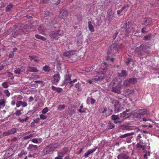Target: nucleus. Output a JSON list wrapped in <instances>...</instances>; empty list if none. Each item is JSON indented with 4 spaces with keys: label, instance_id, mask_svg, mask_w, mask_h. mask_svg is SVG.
Segmentation results:
<instances>
[{
    "label": "nucleus",
    "instance_id": "43",
    "mask_svg": "<svg viewBox=\"0 0 159 159\" xmlns=\"http://www.w3.org/2000/svg\"><path fill=\"white\" fill-rule=\"evenodd\" d=\"M75 87L77 89L78 91H81V89L80 88V83H78L77 84L75 85Z\"/></svg>",
    "mask_w": 159,
    "mask_h": 159
},
{
    "label": "nucleus",
    "instance_id": "5",
    "mask_svg": "<svg viewBox=\"0 0 159 159\" xmlns=\"http://www.w3.org/2000/svg\"><path fill=\"white\" fill-rule=\"evenodd\" d=\"M119 48V45L118 44H113L108 49V54H111L117 52Z\"/></svg>",
    "mask_w": 159,
    "mask_h": 159
},
{
    "label": "nucleus",
    "instance_id": "54",
    "mask_svg": "<svg viewBox=\"0 0 159 159\" xmlns=\"http://www.w3.org/2000/svg\"><path fill=\"white\" fill-rule=\"evenodd\" d=\"M118 34V31H116L115 33L112 36L114 39H115L116 38Z\"/></svg>",
    "mask_w": 159,
    "mask_h": 159
},
{
    "label": "nucleus",
    "instance_id": "48",
    "mask_svg": "<svg viewBox=\"0 0 159 159\" xmlns=\"http://www.w3.org/2000/svg\"><path fill=\"white\" fill-rule=\"evenodd\" d=\"M15 114L17 116H19L21 114V111L18 110H16L15 113Z\"/></svg>",
    "mask_w": 159,
    "mask_h": 159
},
{
    "label": "nucleus",
    "instance_id": "36",
    "mask_svg": "<svg viewBox=\"0 0 159 159\" xmlns=\"http://www.w3.org/2000/svg\"><path fill=\"white\" fill-rule=\"evenodd\" d=\"M35 37L38 39H40L43 41H45L46 40V39L43 37L39 35H35Z\"/></svg>",
    "mask_w": 159,
    "mask_h": 159
},
{
    "label": "nucleus",
    "instance_id": "29",
    "mask_svg": "<svg viewBox=\"0 0 159 159\" xmlns=\"http://www.w3.org/2000/svg\"><path fill=\"white\" fill-rule=\"evenodd\" d=\"M5 100L4 99H0V107L2 106L4 107L5 106Z\"/></svg>",
    "mask_w": 159,
    "mask_h": 159
},
{
    "label": "nucleus",
    "instance_id": "51",
    "mask_svg": "<svg viewBox=\"0 0 159 159\" xmlns=\"http://www.w3.org/2000/svg\"><path fill=\"white\" fill-rule=\"evenodd\" d=\"M28 117L27 116L26 118L24 119H21L20 118H19L18 119V120L21 123H23L24 122V121H27V120H28Z\"/></svg>",
    "mask_w": 159,
    "mask_h": 159
},
{
    "label": "nucleus",
    "instance_id": "37",
    "mask_svg": "<svg viewBox=\"0 0 159 159\" xmlns=\"http://www.w3.org/2000/svg\"><path fill=\"white\" fill-rule=\"evenodd\" d=\"M129 110H126V111H124L123 112V115H125L126 118H128L131 116L130 113H127L126 112H128Z\"/></svg>",
    "mask_w": 159,
    "mask_h": 159
},
{
    "label": "nucleus",
    "instance_id": "64",
    "mask_svg": "<svg viewBox=\"0 0 159 159\" xmlns=\"http://www.w3.org/2000/svg\"><path fill=\"white\" fill-rule=\"evenodd\" d=\"M118 120H114V122L115 124H117V123L120 124L121 123V121H119Z\"/></svg>",
    "mask_w": 159,
    "mask_h": 159
},
{
    "label": "nucleus",
    "instance_id": "21",
    "mask_svg": "<svg viewBox=\"0 0 159 159\" xmlns=\"http://www.w3.org/2000/svg\"><path fill=\"white\" fill-rule=\"evenodd\" d=\"M13 154V152L11 149H10L7 151L5 154V156L6 157H9Z\"/></svg>",
    "mask_w": 159,
    "mask_h": 159
},
{
    "label": "nucleus",
    "instance_id": "27",
    "mask_svg": "<svg viewBox=\"0 0 159 159\" xmlns=\"http://www.w3.org/2000/svg\"><path fill=\"white\" fill-rule=\"evenodd\" d=\"M38 148L37 145H30L29 146V148L31 151L36 150Z\"/></svg>",
    "mask_w": 159,
    "mask_h": 159
},
{
    "label": "nucleus",
    "instance_id": "16",
    "mask_svg": "<svg viewBox=\"0 0 159 159\" xmlns=\"http://www.w3.org/2000/svg\"><path fill=\"white\" fill-rule=\"evenodd\" d=\"M32 27V26L31 25H26L24 26L21 30L23 32H26Z\"/></svg>",
    "mask_w": 159,
    "mask_h": 159
},
{
    "label": "nucleus",
    "instance_id": "6",
    "mask_svg": "<svg viewBox=\"0 0 159 159\" xmlns=\"http://www.w3.org/2000/svg\"><path fill=\"white\" fill-rule=\"evenodd\" d=\"M55 149V148L52 145H50L44 148L43 152L44 155H46L53 151Z\"/></svg>",
    "mask_w": 159,
    "mask_h": 159
},
{
    "label": "nucleus",
    "instance_id": "15",
    "mask_svg": "<svg viewBox=\"0 0 159 159\" xmlns=\"http://www.w3.org/2000/svg\"><path fill=\"white\" fill-rule=\"evenodd\" d=\"M75 53V52L73 51H67L64 53V56L68 57H70L72 55H74Z\"/></svg>",
    "mask_w": 159,
    "mask_h": 159
},
{
    "label": "nucleus",
    "instance_id": "31",
    "mask_svg": "<svg viewBox=\"0 0 159 159\" xmlns=\"http://www.w3.org/2000/svg\"><path fill=\"white\" fill-rule=\"evenodd\" d=\"M137 148H142L143 150H144L145 148V146H143L140 144L139 143H138L136 145Z\"/></svg>",
    "mask_w": 159,
    "mask_h": 159
},
{
    "label": "nucleus",
    "instance_id": "42",
    "mask_svg": "<svg viewBox=\"0 0 159 159\" xmlns=\"http://www.w3.org/2000/svg\"><path fill=\"white\" fill-rule=\"evenodd\" d=\"M134 116H136L138 119H140L141 118V115L139 112V113H134Z\"/></svg>",
    "mask_w": 159,
    "mask_h": 159
},
{
    "label": "nucleus",
    "instance_id": "7",
    "mask_svg": "<svg viewBox=\"0 0 159 159\" xmlns=\"http://www.w3.org/2000/svg\"><path fill=\"white\" fill-rule=\"evenodd\" d=\"M68 15V13L66 10L61 9L60 11L59 16L60 18L64 19L67 17Z\"/></svg>",
    "mask_w": 159,
    "mask_h": 159
},
{
    "label": "nucleus",
    "instance_id": "52",
    "mask_svg": "<svg viewBox=\"0 0 159 159\" xmlns=\"http://www.w3.org/2000/svg\"><path fill=\"white\" fill-rule=\"evenodd\" d=\"M2 135L3 136H6L10 135L8 130L6 132H4L3 133Z\"/></svg>",
    "mask_w": 159,
    "mask_h": 159
},
{
    "label": "nucleus",
    "instance_id": "25",
    "mask_svg": "<svg viewBox=\"0 0 159 159\" xmlns=\"http://www.w3.org/2000/svg\"><path fill=\"white\" fill-rule=\"evenodd\" d=\"M17 129L16 128H12L11 130H8L10 135L16 133L17 131Z\"/></svg>",
    "mask_w": 159,
    "mask_h": 159
},
{
    "label": "nucleus",
    "instance_id": "10",
    "mask_svg": "<svg viewBox=\"0 0 159 159\" xmlns=\"http://www.w3.org/2000/svg\"><path fill=\"white\" fill-rule=\"evenodd\" d=\"M104 77V75L103 74H101V75L99 74L98 75H97L94 77L92 79V81H98L102 80Z\"/></svg>",
    "mask_w": 159,
    "mask_h": 159
},
{
    "label": "nucleus",
    "instance_id": "30",
    "mask_svg": "<svg viewBox=\"0 0 159 159\" xmlns=\"http://www.w3.org/2000/svg\"><path fill=\"white\" fill-rule=\"evenodd\" d=\"M21 69L22 70L24 71L25 70V69L23 67H21V69L20 68H18L15 70L14 72L16 74H20L21 71Z\"/></svg>",
    "mask_w": 159,
    "mask_h": 159
},
{
    "label": "nucleus",
    "instance_id": "1",
    "mask_svg": "<svg viewBox=\"0 0 159 159\" xmlns=\"http://www.w3.org/2000/svg\"><path fill=\"white\" fill-rule=\"evenodd\" d=\"M121 27L124 29L128 34L135 32V25L131 24L128 20L124 21L121 25Z\"/></svg>",
    "mask_w": 159,
    "mask_h": 159
},
{
    "label": "nucleus",
    "instance_id": "26",
    "mask_svg": "<svg viewBox=\"0 0 159 159\" xmlns=\"http://www.w3.org/2000/svg\"><path fill=\"white\" fill-rule=\"evenodd\" d=\"M89 28L90 31L91 32L94 31V28L93 26L92 25L91 22L90 21L88 22Z\"/></svg>",
    "mask_w": 159,
    "mask_h": 159
},
{
    "label": "nucleus",
    "instance_id": "22",
    "mask_svg": "<svg viewBox=\"0 0 159 159\" xmlns=\"http://www.w3.org/2000/svg\"><path fill=\"white\" fill-rule=\"evenodd\" d=\"M134 134V132H131L130 133H128L127 134H125L123 135H121L120 136V138L122 139L123 138H125L128 136H130Z\"/></svg>",
    "mask_w": 159,
    "mask_h": 159
},
{
    "label": "nucleus",
    "instance_id": "11",
    "mask_svg": "<svg viewBox=\"0 0 159 159\" xmlns=\"http://www.w3.org/2000/svg\"><path fill=\"white\" fill-rule=\"evenodd\" d=\"M134 91L133 89H125L123 92V95L126 97L129 95L132 94L134 93Z\"/></svg>",
    "mask_w": 159,
    "mask_h": 159
},
{
    "label": "nucleus",
    "instance_id": "39",
    "mask_svg": "<svg viewBox=\"0 0 159 159\" xmlns=\"http://www.w3.org/2000/svg\"><path fill=\"white\" fill-rule=\"evenodd\" d=\"M110 68H111V66H108V68H107V69H106V68L102 69V70H101V72H102V73L103 72L106 71H107V70H109L110 71L111 70Z\"/></svg>",
    "mask_w": 159,
    "mask_h": 159
},
{
    "label": "nucleus",
    "instance_id": "35",
    "mask_svg": "<svg viewBox=\"0 0 159 159\" xmlns=\"http://www.w3.org/2000/svg\"><path fill=\"white\" fill-rule=\"evenodd\" d=\"M111 119L113 120L120 119V118L118 116L114 115H113L111 116Z\"/></svg>",
    "mask_w": 159,
    "mask_h": 159
},
{
    "label": "nucleus",
    "instance_id": "63",
    "mask_svg": "<svg viewBox=\"0 0 159 159\" xmlns=\"http://www.w3.org/2000/svg\"><path fill=\"white\" fill-rule=\"evenodd\" d=\"M114 127V125H111L110 124V125H109V129H113Z\"/></svg>",
    "mask_w": 159,
    "mask_h": 159
},
{
    "label": "nucleus",
    "instance_id": "17",
    "mask_svg": "<svg viewBox=\"0 0 159 159\" xmlns=\"http://www.w3.org/2000/svg\"><path fill=\"white\" fill-rule=\"evenodd\" d=\"M118 76L121 77H126L127 75V73L125 70H122L121 73H118Z\"/></svg>",
    "mask_w": 159,
    "mask_h": 159
},
{
    "label": "nucleus",
    "instance_id": "18",
    "mask_svg": "<svg viewBox=\"0 0 159 159\" xmlns=\"http://www.w3.org/2000/svg\"><path fill=\"white\" fill-rule=\"evenodd\" d=\"M97 148H94L90 149L88 151L84 154V157L86 158L88 157V156L90 154L94 152L96 149Z\"/></svg>",
    "mask_w": 159,
    "mask_h": 159
},
{
    "label": "nucleus",
    "instance_id": "24",
    "mask_svg": "<svg viewBox=\"0 0 159 159\" xmlns=\"http://www.w3.org/2000/svg\"><path fill=\"white\" fill-rule=\"evenodd\" d=\"M71 78L69 75H68L66 76L64 82L65 84H70L71 81Z\"/></svg>",
    "mask_w": 159,
    "mask_h": 159
},
{
    "label": "nucleus",
    "instance_id": "59",
    "mask_svg": "<svg viewBox=\"0 0 159 159\" xmlns=\"http://www.w3.org/2000/svg\"><path fill=\"white\" fill-rule=\"evenodd\" d=\"M22 106L23 107H25L27 106V103L25 102H22Z\"/></svg>",
    "mask_w": 159,
    "mask_h": 159
},
{
    "label": "nucleus",
    "instance_id": "44",
    "mask_svg": "<svg viewBox=\"0 0 159 159\" xmlns=\"http://www.w3.org/2000/svg\"><path fill=\"white\" fill-rule=\"evenodd\" d=\"M2 86L5 89H7L8 87V84L7 82L3 83L2 84Z\"/></svg>",
    "mask_w": 159,
    "mask_h": 159
},
{
    "label": "nucleus",
    "instance_id": "40",
    "mask_svg": "<svg viewBox=\"0 0 159 159\" xmlns=\"http://www.w3.org/2000/svg\"><path fill=\"white\" fill-rule=\"evenodd\" d=\"M43 70L45 71L48 72L50 70V67L49 66L46 65L43 68Z\"/></svg>",
    "mask_w": 159,
    "mask_h": 159
},
{
    "label": "nucleus",
    "instance_id": "8",
    "mask_svg": "<svg viewBox=\"0 0 159 159\" xmlns=\"http://www.w3.org/2000/svg\"><path fill=\"white\" fill-rule=\"evenodd\" d=\"M118 159H129L128 153H121L117 156Z\"/></svg>",
    "mask_w": 159,
    "mask_h": 159
},
{
    "label": "nucleus",
    "instance_id": "13",
    "mask_svg": "<svg viewBox=\"0 0 159 159\" xmlns=\"http://www.w3.org/2000/svg\"><path fill=\"white\" fill-rule=\"evenodd\" d=\"M27 71L37 72L39 71V70L35 67L29 66L27 67Z\"/></svg>",
    "mask_w": 159,
    "mask_h": 159
},
{
    "label": "nucleus",
    "instance_id": "20",
    "mask_svg": "<svg viewBox=\"0 0 159 159\" xmlns=\"http://www.w3.org/2000/svg\"><path fill=\"white\" fill-rule=\"evenodd\" d=\"M14 7V5L11 3L9 4L6 7V12L10 11Z\"/></svg>",
    "mask_w": 159,
    "mask_h": 159
},
{
    "label": "nucleus",
    "instance_id": "3",
    "mask_svg": "<svg viewBox=\"0 0 159 159\" xmlns=\"http://www.w3.org/2000/svg\"><path fill=\"white\" fill-rule=\"evenodd\" d=\"M112 85L111 91L117 94H120L121 93V85L116 80H113L111 83Z\"/></svg>",
    "mask_w": 159,
    "mask_h": 159
},
{
    "label": "nucleus",
    "instance_id": "47",
    "mask_svg": "<svg viewBox=\"0 0 159 159\" xmlns=\"http://www.w3.org/2000/svg\"><path fill=\"white\" fill-rule=\"evenodd\" d=\"M48 111V108L46 107L44 108L42 111V113L43 114H45Z\"/></svg>",
    "mask_w": 159,
    "mask_h": 159
},
{
    "label": "nucleus",
    "instance_id": "23",
    "mask_svg": "<svg viewBox=\"0 0 159 159\" xmlns=\"http://www.w3.org/2000/svg\"><path fill=\"white\" fill-rule=\"evenodd\" d=\"M52 88L53 90L55 91L58 93H60L62 90V89L60 88L56 87L54 86H52Z\"/></svg>",
    "mask_w": 159,
    "mask_h": 159
},
{
    "label": "nucleus",
    "instance_id": "38",
    "mask_svg": "<svg viewBox=\"0 0 159 159\" xmlns=\"http://www.w3.org/2000/svg\"><path fill=\"white\" fill-rule=\"evenodd\" d=\"M66 107L65 105H60L57 107V110L59 111H61L62 109H64Z\"/></svg>",
    "mask_w": 159,
    "mask_h": 159
},
{
    "label": "nucleus",
    "instance_id": "4",
    "mask_svg": "<svg viewBox=\"0 0 159 159\" xmlns=\"http://www.w3.org/2000/svg\"><path fill=\"white\" fill-rule=\"evenodd\" d=\"M62 30H55L51 32L50 36L54 39H57L59 36H62L63 34Z\"/></svg>",
    "mask_w": 159,
    "mask_h": 159
},
{
    "label": "nucleus",
    "instance_id": "34",
    "mask_svg": "<svg viewBox=\"0 0 159 159\" xmlns=\"http://www.w3.org/2000/svg\"><path fill=\"white\" fill-rule=\"evenodd\" d=\"M152 35V34H149L148 35H146L143 37V39L144 40H149L150 39Z\"/></svg>",
    "mask_w": 159,
    "mask_h": 159
},
{
    "label": "nucleus",
    "instance_id": "58",
    "mask_svg": "<svg viewBox=\"0 0 159 159\" xmlns=\"http://www.w3.org/2000/svg\"><path fill=\"white\" fill-rule=\"evenodd\" d=\"M8 75L10 77L11 79H13L14 78V77L13 76V75L10 72H8Z\"/></svg>",
    "mask_w": 159,
    "mask_h": 159
},
{
    "label": "nucleus",
    "instance_id": "50",
    "mask_svg": "<svg viewBox=\"0 0 159 159\" xmlns=\"http://www.w3.org/2000/svg\"><path fill=\"white\" fill-rule=\"evenodd\" d=\"M4 93L7 97L10 96V93L8 89L5 90L4 91Z\"/></svg>",
    "mask_w": 159,
    "mask_h": 159
},
{
    "label": "nucleus",
    "instance_id": "55",
    "mask_svg": "<svg viewBox=\"0 0 159 159\" xmlns=\"http://www.w3.org/2000/svg\"><path fill=\"white\" fill-rule=\"evenodd\" d=\"M14 52H10V53L9 55V57L10 58H12L14 57Z\"/></svg>",
    "mask_w": 159,
    "mask_h": 159
},
{
    "label": "nucleus",
    "instance_id": "41",
    "mask_svg": "<svg viewBox=\"0 0 159 159\" xmlns=\"http://www.w3.org/2000/svg\"><path fill=\"white\" fill-rule=\"evenodd\" d=\"M130 84V83L129 80H125L124 82L123 85L124 86H127L129 85Z\"/></svg>",
    "mask_w": 159,
    "mask_h": 159
},
{
    "label": "nucleus",
    "instance_id": "49",
    "mask_svg": "<svg viewBox=\"0 0 159 159\" xmlns=\"http://www.w3.org/2000/svg\"><path fill=\"white\" fill-rule=\"evenodd\" d=\"M33 134H30L29 135L26 136H24L23 137V139H28L31 138L33 136Z\"/></svg>",
    "mask_w": 159,
    "mask_h": 159
},
{
    "label": "nucleus",
    "instance_id": "56",
    "mask_svg": "<svg viewBox=\"0 0 159 159\" xmlns=\"http://www.w3.org/2000/svg\"><path fill=\"white\" fill-rule=\"evenodd\" d=\"M93 69L92 67H89V68H87L86 71L88 72L92 71L93 70Z\"/></svg>",
    "mask_w": 159,
    "mask_h": 159
},
{
    "label": "nucleus",
    "instance_id": "28",
    "mask_svg": "<svg viewBox=\"0 0 159 159\" xmlns=\"http://www.w3.org/2000/svg\"><path fill=\"white\" fill-rule=\"evenodd\" d=\"M139 112L141 115H148L149 113L147 111V110L143 109L139 110Z\"/></svg>",
    "mask_w": 159,
    "mask_h": 159
},
{
    "label": "nucleus",
    "instance_id": "60",
    "mask_svg": "<svg viewBox=\"0 0 159 159\" xmlns=\"http://www.w3.org/2000/svg\"><path fill=\"white\" fill-rule=\"evenodd\" d=\"M17 140V138L16 137H14L11 140V142H16Z\"/></svg>",
    "mask_w": 159,
    "mask_h": 159
},
{
    "label": "nucleus",
    "instance_id": "14",
    "mask_svg": "<svg viewBox=\"0 0 159 159\" xmlns=\"http://www.w3.org/2000/svg\"><path fill=\"white\" fill-rule=\"evenodd\" d=\"M152 23V19L149 18H145L143 21V24L147 26L149 25Z\"/></svg>",
    "mask_w": 159,
    "mask_h": 159
},
{
    "label": "nucleus",
    "instance_id": "33",
    "mask_svg": "<svg viewBox=\"0 0 159 159\" xmlns=\"http://www.w3.org/2000/svg\"><path fill=\"white\" fill-rule=\"evenodd\" d=\"M130 83L134 84L137 82V79L136 78H131L129 79Z\"/></svg>",
    "mask_w": 159,
    "mask_h": 159
},
{
    "label": "nucleus",
    "instance_id": "53",
    "mask_svg": "<svg viewBox=\"0 0 159 159\" xmlns=\"http://www.w3.org/2000/svg\"><path fill=\"white\" fill-rule=\"evenodd\" d=\"M77 81V79H76L74 80L73 81H71L70 82V84L71 85V87H72L73 86V84Z\"/></svg>",
    "mask_w": 159,
    "mask_h": 159
},
{
    "label": "nucleus",
    "instance_id": "45",
    "mask_svg": "<svg viewBox=\"0 0 159 159\" xmlns=\"http://www.w3.org/2000/svg\"><path fill=\"white\" fill-rule=\"evenodd\" d=\"M22 102L21 101H17L16 103V106L18 107H20L21 105H22Z\"/></svg>",
    "mask_w": 159,
    "mask_h": 159
},
{
    "label": "nucleus",
    "instance_id": "61",
    "mask_svg": "<svg viewBox=\"0 0 159 159\" xmlns=\"http://www.w3.org/2000/svg\"><path fill=\"white\" fill-rule=\"evenodd\" d=\"M128 7L127 6H124L120 10L121 11H123V10H124L126 8H128Z\"/></svg>",
    "mask_w": 159,
    "mask_h": 159
},
{
    "label": "nucleus",
    "instance_id": "32",
    "mask_svg": "<svg viewBox=\"0 0 159 159\" xmlns=\"http://www.w3.org/2000/svg\"><path fill=\"white\" fill-rule=\"evenodd\" d=\"M64 156L62 152H58V156L56 157L54 159H62V157Z\"/></svg>",
    "mask_w": 159,
    "mask_h": 159
},
{
    "label": "nucleus",
    "instance_id": "62",
    "mask_svg": "<svg viewBox=\"0 0 159 159\" xmlns=\"http://www.w3.org/2000/svg\"><path fill=\"white\" fill-rule=\"evenodd\" d=\"M90 100L91 104H94L95 102V100L92 98H90Z\"/></svg>",
    "mask_w": 159,
    "mask_h": 159
},
{
    "label": "nucleus",
    "instance_id": "2",
    "mask_svg": "<svg viewBox=\"0 0 159 159\" xmlns=\"http://www.w3.org/2000/svg\"><path fill=\"white\" fill-rule=\"evenodd\" d=\"M149 48L146 45H142L139 47L137 48L135 50V52L139 56H142L145 54L149 52Z\"/></svg>",
    "mask_w": 159,
    "mask_h": 159
},
{
    "label": "nucleus",
    "instance_id": "46",
    "mask_svg": "<svg viewBox=\"0 0 159 159\" xmlns=\"http://www.w3.org/2000/svg\"><path fill=\"white\" fill-rule=\"evenodd\" d=\"M39 117L40 118H40V119H41L43 120L46 119L47 117L46 116L43 114L40 115Z\"/></svg>",
    "mask_w": 159,
    "mask_h": 159
},
{
    "label": "nucleus",
    "instance_id": "57",
    "mask_svg": "<svg viewBox=\"0 0 159 159\" xmlns=\"http://www.w3.org/2000/svg\"><path fill=\"white\" fill-rule=\"evenodd\" d=\"M40 120V118H37L34 120V121L35 123H36L37 124H38Z\"/></svg>",
    "mask_w": 159,
    "mask_h": 159
},
{
    "label": "nucleus",
    "instance_id": "19",
    "mask_svg": "<svg viewBox=\"0 0 159 159\" xmlns=\"http://www.w3.org/2000/svg\"><path fill=\"white\" fill-rule=\"evenodd\" d=\"M38 30L39 32L42 34H44V32L46 30L43 25L39 27Z\"/></svg>",
    "mask_w": 159,
    "mask_h": 159
},
{
    "label": "nucleus",
    "instance_id": "12",
    "mask_svg": "<svg viewBox=\"0 0 159 159\" xmlns=\"http://www.w3.org/2000/svg\"><path fill=\"white\" fill-rule=\"evenodd\" d=\"M53 83L55 84L56 83H58L60 80V76L59 73L53 75Z\"/></svg>",
    "mask_w": 159,
    "mask_h": 159
},
{
    "label": "nucleus",
    "instance_id": "9",
    "mask_svg": "<svg viewBox=\"0 0 159 159\" xmlns=\"http://www.w3.org/2000/svg\"><path fill=\"white\" fill-rule=\"evenodd\" d=\"M114 106L115 107V111L116 113H117L121 110L120 104L118 101H116L115 102Z\"/></svg>",
    "mask_w": 159,
    "mask_h": 159
}]
</instances>
